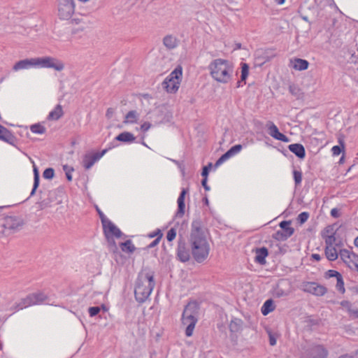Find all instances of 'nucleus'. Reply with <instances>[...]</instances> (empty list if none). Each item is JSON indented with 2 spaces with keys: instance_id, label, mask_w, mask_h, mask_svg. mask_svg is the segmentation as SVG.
I'll use <instances>...</instances> for the list:
<instances>
[{
  "instance_id": "c03bdc74",
  "label": "nucleus",
  "mask_w": 358,
  "mask_h": 358,
  "mask_svg": "<svg viewBox=\"0 0 358 358\" xmlns=\"http://www.w3.org/2000/svg\"><path fill=\"white\" fill-rule=\"evenodd\" d=\"M341 275V274L337 271L328 270L325 272L324 277L326 278H336L337 279Z\"/></svg>"
},
{
  "instance_id": "603ef678",
  "label": "nucleus",
  "mask_w": 358,
  "mask_h": 358,
  "mask_svg": "<svg viewBox=\"0 0 358 358\" xmlns=\"http://www.w3.org/2000/svg\"><path fill=\"white\" fill-rule=\"evenodd\" d=\"M211 166H212V164L209 163L207 166H205L203 168L201 176L203 177V178H208V173H209V171H210Z\"/></svg>"
},
{
  "instance_id": "0e129e2a",
  "label": "nucleus",
  "mask_w": 358,
  "mask_h": 358,
  "mask_svg": "<svg viewBox=\"0 0 358 358\" xmlns=\"http://www.w3.org/2000/svg\"><path fill=\"white\" fill-rule=\"evenodd\" d=\"M207 180H208L207 178H203V180L201 181V185L206 191H209L210 187L207 184Z\"/></svg>"
},
{
  "instance_id": "9b49d317",
  "label": "nucleus",
  "mask_w": 358,
  "mask_h": 358,
  "mask_svg": "<svg viewBox=\"0 0 358 358\" xmlns=\"http://www.w3.org/2000/svg\"><path fill=\"white\" fill-rule=\"evenodd\" d=\"M110 148L103 150L101 152H95L93 154H85L83 159V165L85 169H90L92 166L98 162L108 150Z\"/></svg>"
},
{
  "instance_id": "b1692460",
  "label": "nucleus",
  "mask_w": 358,
  "mask_h": 358,
  "mask_svg": "<svg viewBox=\"0 0 358 358\" xmlns=\"http://www.w3.org/2000/svg\"><path fill=\"white\" fill-rule=\"evenodd\" d=\"M289 150L299 159H303L306 156L305 148L300 143H293L288 146Z\"/></svg>"
},
{
  "instance_id": "09e8293b",
  "label": "nucleus",
  "mask_w": 358,
  "mask_h": 358,
  "mask_svg": "<svg viewBox=\"0 0 358 358\" xmlns=\"http://www.w3.org/2000/svg\"><path fill=\"white\" fill-rule=\"evenodd\" d=\"M106 241H107V243L109 245L110 248H113L114 250H116L117 249V245H116V243L115 241V239L114 238L115 237H112V236H105Z\"/></svg>"
},
{
  "instance_id": "680f3d73",
  "label": "nucleus",
  "mask_w": 358,
  "mask_h": 358,
  "mask_svg": "<svg viewBox=\"0 0 358 358\" xmlns=\"http://www.w3.org/2000/svg\"><path fill=\"white\" fill-rule=\"evenodd\" d=\"M38 186H39V182L34 181L33 188H32L31 192L30 193V196H34L35 194L37 188L38 187Z\"/></svg>"
},
{
  "instance_id": "de8ad7c7",
  "label": "nucleus",
  "mask_w": 358,
  "mask_h": 358,
  "mask_svg": "<svg viewBox=\"0 0 358 358\" xmlns=\"http://www.w3.org/2000/svg\"><path fill=\"white\" fill-rule=\"evenodd\" d=\"M350 317H351L353 319H358V308L356 307H352L348 311Z\"/></svg>"
},
{
  "instance_id": "4be33fe9",
  "label": "nucleus",
  "mask_w": 358,
  "mask_h": 358,
  "mask_svg": "<svg viewBox=\"0 0 358 358\" xmlns=\"http://www.w3.org/2000/svg\"><path fill=\"white\" fill-rule=\"evenodd\" d=\"M255 252V262L261 265H264L266 264V257L268 255V249L266 247H262L259 248H256Z\"/></svg>"
},
{
  "instance_id": "6e6d98bb",
  "label": "nucleus",
  "mask_w": 358,
  "mask_h": 358,
  "mask_svg": "<svg viewBox=\"0 0 358 358\" xmlns=\"http://www.w3.org/2000/svg\"><path fill=\"white\" fill-rule=\"evenodd\" d=\"M97 210V212H98V214L99 215V217L101 219V224L102 225L103 224H105L106 222H108V220H110L109 219H108L106 215L103 214V213L98 208H96Z\"/></svg>"
},
{
  "instance_id": "f8f14e48",
  "label": "nucleus",
  "mask_w": 358,
  "mask_h": 358,
  "mask_svg": "<svg viewBox=\"0 0 358 358\" xmlns=\"http://www.w3.org/2000/svg\"><path fill=\"white\" fill-rule=\"evenodd\" d=\"M24 224V220L18 216H7L4 219L3 226L11 231H17Z\"/></svg>"
},
{
  "instance_id": "bf43d9fd",
  "label": "nucleus",
  "mask_w": 358,
  "mask_h": 358,
  "mask_svg": "<svg viewBox=\"0 0 358 358\" xmlns=\"http://www.w3.org/2000/svg\"><path fill=\"white\" fill-rule=\"evenodd\" d=\"M150 127H151V124L150 122H144L143 124H141V129L143 132H145V131H148V129Z\"/></svg>"
},
{
  "instance_id": "49530a36",
  "label": "nucleus",
  "mask_w": 358,
  "mask_h": 358,
  "mask_svg": "<svg viewBox=\"0 0 358 358\" xmlns=\"http://www.w3.org/2000/svg\"><path fill=\"white\" fill-rule=\"evenodd\" d=\"M267 333L269 338V344L271 346H274L276 344V335L274 334L271 331L268 330Z\"/></svg>"
},
{
  "instance_id": "e433bc0d",
  "label": "nucleus",
  "mask_w": 358,
  "mask_h": 358,
  "mask_svg": "<svg viewBox=\"0 0 358 358\" xmlns=\"http://www.w3.org/2000/svg\"><path fill=\"white\" fill-rule=\"evenodd\" d=\"M336 287L338 292H340L341 294H344L345 292V286H344V281L342 275H341L337 279H336Z\"/></svg>"
},
{
  "instance_id": "7ed1b4c3",
  "label": "nucleus",
  "mask_w": 358,
  "mask_h": 358,
  "mask_svg": "<svg viewBox=\"0 0 358 358\" xmlns=\"http://www.w3.org/2000/svg\"><path fill=\"white\" fill-rule=\"evenodd\" d=\"M155 283L154 280V272L149 269L142 270L138 275L134 295L136 300L139 303H143L150 296Z\"/></svg>"
},
{
  "instance_id": "423d86ee",
  "label": "nucleus",
  "mask_w": 358,
  "mask_h": 358,
  "mask_svg": "<svg viewBox=\"0 0 358 358\" xmlns=\"http://www.w3.org/2000/svg\"><path fill=\"white\" fill-rule=\"evenodd\" d=\"M35 67L50 68L56 71H62L64 65L62 62L52 57H43L34 58Z\"/></svg>"
},
{
  "instance_id": "f03ea898",
  "label": "nucleus",
  "mask_w": 358,
  "mask_h": 358,
  "mask_svg": "<svg viewBox=\"0 0 358 358\" xmlns=\"http://www.w3.org/2000/svg\"><path fill=\"white\" fill-rule=\"evenodd\" d=\"M210 75L220 83H230L234 78V66L232 62L224 59H213L208 65Z\"/></svg>"
},
{
  "instance_id": "774afa93",
  "label": "nucleus",
  "mask_w": 358,
  "mask_h": 358,
  "mask_svg": "<svg viewBox=\"0 0 358 358\" xmlns=\"http://www.w3.org/2000/svg\"><path fill=\"white\" fill-rule=\"evenodd\" d=\"M312 258L313 259L317 260V261H320V259H321V257H320V255L319 254H313L312 255Z\"/></svg>"
},
{
  "instance_id": "4c0bfd02",
  "label": "nucleus",
  "mask_w": 358,
  "mask_h": 358,
  "mask_svg": "<svg viewBox=\"0 0 358 358\" xmlns=\"http://www.w3.org/2000/svg\"><path fill=\"white\" fill-rule=\"evenodd\" d=\"M232 155L229 152V151L228 150L227 152H226L224 155H222L217 160V162H215V167H218L219 166H220L222 163H224L225 161H227L228 159H229L230 157H231Z\"/></svg>"
},
{
  "instance_id": "69168bd1",
  "label": "nucleus",
  "mask_w": 358,
  "mask_h": 358,
  "mask_svg": "<svg viewBox=\"0 0 358 358\" xmlns=\"http://www.w3.org/2000/svg\"><path fill=\"white\" fill-rule=\"evenodd\" d=\"M114 113V110L112 108H109L107 109L106 113V116L107 118H110Z\"/></svg>"
},
{
  "instance_id": "aec40b11",
  "label": "nucleus",
  "mask_w": 358,
  "mask_h": 358,
  "mask_svg": "<svg viewBox=\"0 0 358 358\" xmlns=\"http://www.w3.org/2000/svg\"><path fill=\"white\" fill-rule=\"evenodd\" d=\"M31 67H35L34 58L20 60L19 62L15 64V65L13 67V69L15 71H17L22 69H28Z\"/></svg>"
},
{
  "instance_id": "c756f323",
  "label": "nucleus",
  "mask_w": 358,
  "mask_h": 358,
  "mask_svg": "<svg viewBox=\"0 0 358 358\" xmlns=\"http://www.w3.org/2000/svg\"><path fill=\"white\" fill-rule=\"evenodd\" d=\"M274 308H275V306L273 303V301L271 299H268L264 303V304L261 308V312L263 315L266 316L269 313L273 311L274 310Z\"/></svg>"
},
{
  "instance_id": "2eb2a0df",
  "label": "nucleus",
  "mask_w": 358,
  "mask_h": 358,
  "mask_svg": "<svg viewBox=\"0 0 358 358\" xmlns=\"http://www.w3.org/2000/svg\"><path fill=\"white\" fill-rule=\"evenodd\" d=\"M199 306L196 301L188 303L182 312V316L187 317H196L199 319Z\"/></svg>"
},
{
  "instance_id": "39448f33",
  "label": "nucleus",
  "mask_w": 358,
  "mask_h": 358,
  "mask_svg": "<svg viewBox=\"0 0 358 358\" xmlns=\"http://www.w3.org/2000/svg\"><path fill=\"white\" fill-rule=\"evenodd\" d=\"M48 296L43 292H36L28 294L22 299L14 308V310H22L29 306L40 305L48 299Z\"/></svg>"
},
{
  "instance_id": "ddd939ff",
  "label": "nucleus",
  "mask_w": 358,
  "mask_h": 358,
  "mask_svg": "<svg viewBox=\"0 0 358 358\" xmlns=\"http://www.w3.org/2000/svg\"><path fill=\"white\" fill-rule=\"evenodd\" d=\"M102 227L105 236H112L119 238L123 235L121 230L110 220L106 222Z\"/></svg>"
},
{
  "instance_id": "864d4df0",
  "label": "nucleus",
  "mask_w": 358,
  "mask_h": 358,
  "mask_svg": "<svg viewBox=\"0 0 358 358\" xmlns=\"http://www.w3.org/2000/svg\"><path fill=\"white\" fill-rule=\"evenodd\" d=\"M333 231L334 229L331 226L327 227L322 233V238H325L326 234H335V233Z\"/></svg>"
},
{
  "instance_id": "a211bd4d",
  "label": "nucleus",
  "mask_w": 358,
  "mask_h": 358,
  "mask_svg": "<svg viewBox=\"0 0 358 358\" xmlns=\"http://www.w3.org/2000/svg\"><path fill=\"white\" fill-rule=\"evenodd\" d=\"M0 140L14 145L17 141L16 137L10 131L0 124Z\"/></svg>"
},
{
  "instance_id": "ea45409f",
  "label": "nucleus",
  "mask_w": 358,
  "mask_h": 358,
  "mask_svg": "<svg viewBox=\"0 0 358 358\" xmlns=\"http://www.w3.org/2000/svg\"><path fill=\"white\" fill-rule=\"evenodd\" d=\"M325 241L326 246H334L336 242L335 234H326V237L324 238Z\"/></svg>"
},
{
  "instance_id": "cd10ccee",
  "label": "nucleus",
  "mask_w": 358,
  "mask_h": 358,
  "mask_svg": "<svg viewBox=\"0 0 358 358\" xmlns=\"http://www.w3.org/2000/svg\"><path fill=\"white\" fill-rule=\"evenodd\" d=\"M289 92L296 99H302L303 98V92L301 89L295 84H291L289 86Z\"/></svg>"
},
{
  "instance_id": "412c9836",
  "label": "nucleus",
  "mask_w": 358,
  "mask_h": 358,
  "mask_svg": "<svg viewBox=\"0 0 358 358\" xmlns=\"http://www.w3.org/2000/svg\"><path fill=\"white\" fill-rule=\"evenodd\" d=\"M187 192H188L187 189L182 188V191L178 198V200H177L178 211L176 213L177 216L182 217L185 213V197Z\"/></svg>"
},
{
  "instance_id": "2f4dec72",
  "label": "nucleus",
  "mask_w": 358,
  "mask_h": 358,
  "mask_svg": "<svg viewBox=\"0 0 358 358\" xmlns=\"http://www.w3.org/2000/svg\"><path fill=\"white\" fill-rule=\"evenodd\" d=\"M138 114L136 110H130L125 115V120L124 121L126 124L136 123L138 120Z\"/></svg>"
},
{
  "instance_id": "c9c22d12",
  "label": "nucleus",
  "mask_w": 358,
  "mask_h": 358,
  "mask_svg": "<svg viewBox=\"0 0 358 358\" xmlns=\"http://www.w3.org/2000/svg\"><path fill=\"white\" fill-rule=\"evenodd\" d=\"M339 143L341 145H334L331 148L332 155L334 156L339 155L342 152V151H343V150H344L345 145H344L343 141L339 140Z\"/></svg>"
},
{
  "instance_id": "79ce46f5",
  "label": "nucleus",
  "mask_w": 358,
  "mask_h": 358,
  "mask_svg": "<svg viewBox=\"0 0 358 358\" xmlns=\"http://www.w3.org/2000/svg\"><path fill=\"white\" fill-rule=\"evenodd\" d=\"M308 217L309 213L308 212H302L297 216L296 220L298 223L303 224L308 220Z\"/></svg>"
},
{
  "instance_id": "3c124183",
  "label": "nucleus",
  "mask_w": 358,
  "mask_h": 358,
  "mask_svg": "<svg viewBox=\"0 0 358 358\" xmlns=\"http://www.w3.org/2000/svg\"><path fill=\"white\" fill-rule=\"evenodd\" d=\"M88 312L90 317H94L100 312V308L99 306L90 307Z\"/></svg>"
},
{
  "instance_id": "13d9d810",
  "label": "nucleus",
  "mask_w": 358,
  "mask_h": 358,
  "mask_svg": "<svg viewBox=\"0 0 358 358\" xmlns=\"http://www.w3.org/2000/svg\"><path fill=\"white\" fill-rule=\"evenodd\" d=\"M34 181L39 182V172L37 167L34 165Z\"/></svg>"
},
{
  "instance_id": "0eeeda50",
  "label": "nucleus",
  "mask_w": 358,
  "mask_h": 358,
  "mask_svg": "<svg viewBox=\"0 0 358 358\" xmlns=\"http://www.w3.org/2000/svg\"><path fill=\"white\" fill-rule=\"evenodd\" d=\"M75 4L73 0H59L58 15L62 20L70 19L74 13Z\"/></svg>"
},
{
  "instance_id": "6e6552de",
  "label": "nucleus",
  "mask_w": 358,
  "mask_h": 358,
  "mask_svg": "<svg viewBox=\"0 0 358 358\" xmlns=\"http://www.w3.org/2000/svg\"><path fill=\"white\" fill-rule=\"evenodd\" d=\"M301 289L304 292L311 294L317 296H322L327 292V289L316 282H303Z\"/></svg>"
},
{
  "instance_id": "473e14b6",
  "label": "nucleus",
  "mask_w": 358,
  "mask_h": 358,
  "mask_svg": "<svg viewBox=\"0 0 358 358\" xmlns=\"http://www.w3.org/2000/svg\"><path fill=\"white\" fill-rule=\"evenodd\" d=\"M309 63L307 60L303 59H296L294 60V68L299 71H303L308 69Z\"/></svg>"
},
{
  "instance_id": "4468645a",
  "label": "nucleus",
  "mask_w": 358,
  "mask_h": 358,
  "mask_svg": "<svg viewBox=\"0 0 358 358\" xmlns=\"http://www.w3.org/2000/svg\"><path fill=\"white\" fill-rule=\"evenodd\" d=\"M176 256L181 262H188L190 259L189 250L186 247L185 242L182 239L178 241Z\"/></svg>"
},
{
  "instance_id": "4d7b16f0",
  "label": "nucleus",
  "mask_w": 358,
  "mask_h": 358,
  "mask_svg": "<svg viewBox=\"0 0 358 358\" xmlns=\"http://www.w3.org/2000/svg\"><path fill=\"white\" fill-rule=\"evenodd\" d=\"M163 234H160L159 236L157 237L156 239H155L152 243H150L148 245V248H152L155 247L158 243H159Z\"/></svg>"
},
{
  "instance_id": "58836bf2",
  "label": "nucleus",
  "mask_w": 358,
  "mask_h": 358,
  "mask_svg": "<svg viewBox=\"0 0 358 358\" xmlns=\"http://www.w3.org/2000/svg\"><path fill=\"white\" fill-rule=\"evenodd\" d=\"M293 177L295 182V185L298 186L301 183L302 181V173L301 171L294 170Z\"/></svg>"
},
{
  "instance_id": "c85d7f7f",
  "label": "nucleus",
  "mask_w": 358,
  "mask_h": 358,
  "mask_svg": "<svg viewBox=\"0 0 358 358\" xmlns=\"http://www.w3.org/2000/svg\"><path fill=\"white\" fill-rule=\"evenodd\" d=\"M324 252L327 258L329 261H334L338 257V254L334 246H326Z\"/></svg>"
},
{
  "instance_id": "a18cd8bd",
  "label": "nucleus",
  "mask_w": 358,
  "mask_h": 358,
  "mask_svg": "<svg viewBox=\"0 0 358 358\" xmlns=\"http://www.w3.org/2000/svg\"><path fill=\"white\" fill-rule=\"evenodd\" d=\"M176 229L175 228L170 229L166 234L167 241L171 242L176 238Z\"/></svg>"
},
{
  "instance_id": "6ab92c4d",
  "label": "nucleus",
  "mask_w": 358,
  "mask_h": 358,
  "mask_svg": "<svg viewBox=\"0 0 358 358\" xmlns=\"http://www.w3.org/2000/svg\"><path fill=\"white\" fill-rule=\"evenodd\" d=\"M328 350L323 345H314L311 349L312 358H327Z\"/></svg>"
},
{
  "instance_id": "393cba45",
  "label": "nucleus",
  "mask_w": 358,
  "mask_h": 358,
  "mask_svg": "<svg viewBox=\"0 0 358 358\" xmlns=\"http://www.w3.org/2000/svg\"><path fill=\"white\" fill-rule=\"evenodd\" d=\"M64 114L63 109L61 105L58 104L56 107L49 113L48 120H58L62 117Z\"/></svg>"
},
{
  "instance_id": "9d476101",
  "label": "nucleus",
  "mask_w": 358,
  "mask_h": 358,
  "mask_svg": "<svg viewBox=\"0 0 358 358\" xmlns=\"http://www.w3.org/2000/svg\"><path fill=\"white\" fill-rule=\"evenodd\" d=\"M339 255L343 262L352 270H356L355 264H358V255L348 250H340Z\"/></svg>"
},
{
  "instance_id": "338daca9",
  "label": "nucleus",
  "mask_w": 358,
  "mask_h": 358,
  "mask_svg": "<svg viewBox=\"0 0 358 358\" xmlns=\"http://www.w3.org/2000/svg\"><path fill=\"white\" fill-rule=\"evenodd\" d=\"M338 358H355V356L350 354H344L339 356Z\"/></svg>"
},
{
  "instance_id": "5fc2aeb1",
  "label": "nucleus",
  "mask_w": 358,
  "mask_h": 358,
  "mask_svg": "<svg viewBox=\"0 0 358 358\" xmlns=\"http://www.w3.org/2000/svg\"><path fill=\"white\" fill-rule=\"evenodd\" d=\"M341 306L346 309L347 312L352 307V305L350 301L347 300H343L340 302Z\"/></svg>"
},
{
  "instance_id": "8fccbe9b",
  "label": "nucleus",
  "mask_w": 358,
  "mask_h": 358,
  "mask_svg": "<svg viewBox=\"0 0 358 358\" xmlns=\"http://www.w3.org/2000/svg\"><path fill=\"white\" fill-rule=\"evenodd\" d=\"M242 149V145L238 144V145H235L234 146H232L229 150V152L231 154L232 156L235 155L236 154L238 153Z\"/></svg>"
},
{
  "instance_id": "1a4fd4ad",
  "label": "nucleus",
  "mask_w": 358,
  "mask_h": 358,
  "mask_svg": "<svg viewBox=\"0 0 358 358\" xmlns=\"http://www.w3.org/2000/svg\"><path fill=\"white\" fill-rule=\"evenodd\" d=\"M291 221H282L279 226L281 230L277 231L273 236V238L278 241H285L289 237H291L294 233V229L289 225Z\"/></svg>"
},
{
  "instance_id": "dca6fc26",
  "label": "nucleus",
  "mask_w": 358,
  "mask_h": 358,
  "mask_svg": "<svg viewBox=\"0 0 358 358\" xmlns=\"http://www.w3.org/2000/svg\"><path fill=\"white\" fill-rule=\"evenodd\" d=\"M268 134L275 139L281 141L282 142H289V138L285 134L280 133L277 126L272 122H269L267 124Z\"/></svg>"
},
{
  "instance_id": "e2e57ef3",
  "label": "nucleus",
  "mask_w": 358,
  "mask_h": 358,
  "mask_svg": "<svg viewBox=\"0 0 358 358\" xmlns=\"http://www.w3.org/2000/svg\"><path fill=\"white\" fill-rule=\"evenodd\" d=\"M160 234H163L159 229H156L154 232L149 234L150 238H154L155 236L158 237Z\"/></svg>"
},
{
  "instance_id": "f704fd0d",
  "label": "nucleus",
  "mask_w": 358,
  "mask_h": 358,
  "mask_svg": "<svg viewBox=\"0 0 358 358\" xmlns=\"http://www.w3.org/2000/svg\"><path fill=\"white\" fill-rule=\"evenodd\" d=\"M30 130L34 134H43L45 132V127L40 124H34L31 126Z\"/></svg>"
},
{
  "instance_id": "052dcab7",
  "label": "nucleus",
  "mask_w": 358,
  "mask_h": 358,
  "mask_svg": "<svg viewBox=\"0 0 358 358\" xmlns=\"http://www.w3.org/2000/svg\"><path fill=\"white\" fill-rule=\"evenodd\" d=\"M331 215L333 217L337 218L340 216L339 210L336 208H332L330 212Z\"/></svg>"
},
{
  "instance_id": "7c9ffc66",
  "label": "nucleus",
  "mask_w": 358,
  "mask_h": 358,
  "mask_svg": "<svg viewBox=\"0 0 358 358\" xmlns=\"http://www.w3.org/2000/svg\"><path fill=\"white\" fill-rule=\"evenodd\" d=\"M121 250L127 253H133L136 250V247L131 240H127L124 243L120 244Z\"/></svg>"
},
{
  "instance_id": "a878e982",
  "label": "nucleus",
  "mask_w": 358,
  "mask_h": 358,
  "mask_svg": "<svg viewBox=\"0 0 358 358\" xmlns=\"http://www.w3.org/2000/svg\"><path fill=\"white\" fill-rule=\"evenodd\" d=\"M135 139L134 134L129 131L122 132L115 137V140L127 143L134 142Z\"/></svg>"
},
{
  "instance_id": "20e7f679",
  "label": "nucleus",
  "mask_w": 358,
  "mask_h": 358,
  "mask_svg": "<svg viewBox=\"0 0 358 358\" xmlns=\"http://www.w3.org/2000/svg\"><path fill=\"white\" fill-rule=\"evenodd\" d=\"M182 75V69L178 66L162 82L163 88L171 94L176 93L180 87Z\"/></svg>"
},
{
  "instance_id": "f257e3e1",
  "label": "nucleus",
  "mask_w": 358,
  "mask_h": 358,
  "mask_svg": "<svg viewBox=\"0 0 358 358\" xmlns=\"http://www.w3.org/2000/svg\"><path fill=\"white\" fill-rule=\"evenodd\" d=\"M191 227V233L189 238L191 254L196 262L202 263L209 255L210 245L206 239L205 232L202 228V222L200 219L194 220Z\"/></svg>"
},
{
  "instance_id": "37998d69",
  "label": "nucleus",
  "mask_w": 358,
  "mask_h": 358,
  "mask_svg": "<svg viewBox=\"0 0 358 358\" xmlns=\"http://www.w3.org/2000/svg\"><path fill=\"white\" fill-rule=\"evenodd\" d=\"M55 176V171L52 168H47L43 173V176L45 179H52Z\"/></svg>"
},
{
  "instance_id": "5701e85b",
  "label": "nucleus",
  "mask_w": 358,
  "mask_h": 358,
  "mask_svg": "<svg viewBox=\"0 0 358 358\" xmlns=\"http://www.w3.org/2000/svg\"><path fill=\"white\" fill-rule=\"evenodd\" d=\"M163 44L168 50H173L178 46L179 40L173 35H166L163 38Z\"/></svg>"
},
{
  "instance_id": "bb28decb",
  "label": "nucleus",
  "mask_w": 358,
  "mask_h": 358,
  "mask_svg": "<svg viewBox=\"0 0 358 358\" xmlns=\"http://www.w3.org/2000/svg\"><path fill=\"white\" fill-rule=\"evenodd\" d=\"M243 321L238 318H234L231 320L229 328L231 332L237 333L241 331Z\"/></svg>"
},
{
  "instance_id": "a19ab883",
  "label": "nucleus",
  "mask_w": 358,
  "mask_h": 358,
  "mask_svg": "<svg viewBox=\"0 0 358 358\" xmlns=\"http://www.w3.org/2000/svg\"><path fill=\"white\" fill-rule=\"evenodd\" d=\"M63 170L65 172V175L68 181L72 180V172L74 171L73 167H70L68 165L63 166Z\"/></svg>"
},
{
  "instance_id": "f3484780",
  "label": "nucleus",
  "mask_w": 358,
  "mask_h": 358,
  "mask_svg": "<svg viewBox=\"0 0 358 358\" xmlns=\"http://www.w3.org/2000/svg\"><path fill=\"white\" fill-rule=\"evenodd\" d=\"M182 324L186 326L185 335L187 337H190L193 334V331L196 324L198 322V318L196 317H187L182 316L181 318Z\"/></svg>"
},
{
  "instance_id": "72a5a7b5",
  "label": "nucleus",
  "mask_w": 358,
  "mask_h": 358,
  "mask_svg": "<svg viewBox=\"0 0 358 358\" xmlns=\"http://www.w3.org/2000/svg\"><path fill=\"white\" fill-rule=\"evenodd\" d=\"M248 73H249V66L247 64L245 63H242L241 64V80L240 81H238V87H241V81H245L248 76Z\"/></svg>"
}]
</instances>
